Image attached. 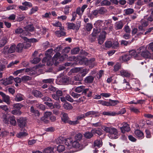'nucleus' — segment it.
I'll list each match as a JSON object with an SVG mask.
<instances>
[{
    "label": "nucleus",
    "mask_w": 153,
    "mask_h": 153,
    "mask_svg": "<svg viewBox=\"0 0 153 153\" xmlns=\"http://www.w3.org/2000/svg\"><path fill=\"white\" fill-rule=\"evenodd\" d=\"M30 111L35 116L39 117V116L40 113L39 111L38 110L35 109L33 106L31 107Z\"/></svg>",
    "instance_id": "nucleus-23"
},
{
    "label": "nucleus",
    "mask_w": 153,
    "mask_h": 153,
    "mask_svg": "<svg viewBox=\"0 0 153 153\" xmlns=\"http://www.w3.org/2000/svg\"><path fill=\"white\" fill-rule=\"evenodd\" d=\"M53 25L54 26L59 27V29L60 30H63L64 29V27L62 26L61 23L59 22H58L55 23H53Z\"/></svg>",
    "instance_id": "nucleus-32"
},
{
    "label": "nucleus",
    "mask_w": 153,
    "mask_h": 153,
    "mask_svg": "<svg viewBox=\"0 0 153 153\" xmlns=\"http://www.w3.org/2000/svg\"><path fill=\"white\" fill-rule=\"evenodd\" d=\"M123 25L121 21L117 22L115 25V28L116 30L121 29L123 27Z\"/></svg>",
    "instance_id": "nucleus-17"
},
{
    "label": "nucleus",
    "mask_w": 153,
    "mask_h": 153,
    "mask_svg": "<svg viewBox=\"0 0 153 153\" xmlns=\"http://www.w3.org/2000/svg\"><path fill=\"white\" fill-rule=\"evenodd\" d=\"M94 79L93 76H90L86 77L84 81L86 83H91L93 82Z\"/></svg>",
    "instance_id": "nucleus-20"
},
{
    "label": "nucleus",
    "mask_w": 153,
    "mask_h": 153,
    "mask_svg": "<svg viewBox=\"0 0 153 153\" xmlns=\"http://www.w3.org/2000/svg\"><path fill=\"white\" fill-rule=\"evenodd\" d=\"M9 49L10 53L15 52V51H16V45L14 44H12L10 47H9Z\"/></svg>",
    "instance_id": "nucleus-27"
},
{
    "label": "nucleus",
    "mask_w": 153,
    "mask_h": 153,
    "mask_svg": "<svg viewBox=\"0 0 153 153\" xmlns=\"http://www.w3.org/2000/svg\"><path fill=\"white\" fill-rule=\"evenodd\" d=\"M135 135L138 138H143L144 137L143 133L139 130H136L134 131Z\"/></svg>",
    "instance_id": "nucleus-16"
},
{
    "label": "nucleus",
    "mask_w": 153,
    "mask_h": 153,
    "mask_svg": "<svg viewBox=\"0 0 153 153\" xmlns=\"http://www.w3.org/2000/svg\"><path fill=\"white\" fill-rule=\"evenodd\" d=\"M61 30L60 31H56L55 32V33L58 37L64 36L66 35V33L65 32L63 31L62 30Z\"/></svg>",
    "instance_id": "nucleus-30"
},
{
    "label": "nucleus",
    "mask_w": 153,
    "mask_h": 153,
    "mask_svg": "<svg viewBox=\"0 0 153 153\" xmlns=\"http://www.w3.org/2000/svg\"><path fill=\"white\" fill-rule=\"evenodd\" d=\"M56 142L57 144L62 143L64 142V140L62 137H60L56 139Z\"/></svg>",
    "instance_id": "nucleus-55"
},
{
    "label": "nucleus",
    "mask_w": 153,
    "mask_h": 153,
    "mask_svg": "<svg viewBox=\"0 0 153 153\" xmlns=\"http://www.w3.org/2000/svg\"><path fill=\"white\" fill-rule=\"evenodd\" d=\"M1 81H3L2 82V84L5 85H8L11 84L12 83V81H11L8 78L4 80L2 79L1 80Z\"/></svg>",
    "instance_id": "nucleus-37"
},
{
    "label": "nucleus",
    "mask_w": 153,
    "mask_h": 153,
    "mask_svg": "<svg viewBox=\"0 0 153 153\" xmlns=\"http://www.w3.org/2000/svg\"><path fill=\"white\" fill-rule=\"evenodd\" d=\"M72 145L73 147L76 149H78L79 150H81L83 149V146L80 144L78 141L75 140L72 142Z\"/></svg>",
    "instance_id": "nucleus-9"
},
{
    "label": "nucleus",
    "mask_w": 153,
    "mask_h": 153,
    "mask_svg": "<svg viewBox=\"0 0 153 153\" xmlns=\"http://www.w3.org/2000/svg\"><path fill=\"white\" fill-rule=\"evenodd\" d=\"M84 136L86 138L89 139L93 136L94 134L91 131V132L87 131L84 133Z\"/></svg>",
    "instance_id": "nucleus-21"
},
{
    "label": "nucleus",
    "mask_w": 153,
    "mask_h": 153,
    "mask_svg": "<svg viewBox=\"0 0 153 153\" xmlns=\"http://www.w3.org/2000/svg\"><path fill=\"white\" fill-rule=\"evenodd\" d=\"M120 75L126 77H128L130 76L131 74L126 70H122L120 71Z\"/></svg>",
    "instance_id": "nucleus-15"
},
{
    "label": "nucleus",
    "mask_w": 153,
    "mask_h": 153,
    "mask_svg": "<svg viewBox=\"0 0 153 153\" xmlns=\"http://www.w3.org/2000/svg\"><path fill=\"white\" fill-rule=\"evenodd\" d=\"M53 148L52 147H48L45 149L43 151L44 153H53Z\"/></svg>",
    "instance_id": "nucleus-45"
},
{
    "label": "nucleus",
    "mask_w": 153,
    "mask_h": 153,
    "mask_svg": "<svg viewBox=\"0 0 153 153\" xmlns=\"http://www.w3.org/2000/svg\"><path fill=\"white\" fill-rule=\"evenodd\" d=\"M32 94L36 97H41L42 96V93L40 91L37 90L33 91Z\"/></svg>",
    "instance_id": "nucleus-31"
},
{
    "label": "nucleus",
    "mask_w": 153,
    "mask_h": 153,
    "mask_svg": "<svg viewBox=\"0 0 153 153\" xmlns=\"http://www.w3.org/2000/svg\"><path fill=\"white\" fill-rule=\"evenodd\" d=\"M71 95L74 97V98H78L80 97V94H78L73 92H71Z\"/></svg>",
    "instance_id": "nucleus-63"
},
{
    "label": "nucleus",
    "mask_w": 153,
    "mask_h": 153,
    "mask_svg": "<svg viewBox=\"0 0 153 153\" xmlns=\"http://www.w3.org/2000/svg\"><path fill=\"white\" fill-rule=\"evenodd\" d=\"M124 11L126 15H128L134 12V10L132 8H128L125 10Z\"/></svg>",
    "instance_id": "nucleus-48"
},
{
    "label": "nucleus",
    "mask_w": 153,
    "mask_h": 153,
    "mask_svg": "<svg viewBox=\"0 0 153 153\" xmlns=\"http://www.w3.org/2000/svg\"><path fill=\"white\" fill-rule=\"evenodd\" d=\"M11 113L13 115L19 116L22 113L21 111L20 110L18 109L13 110L11 111Z\"/></svg>",
    "instance_id": "nucleus-41"
},
{
    "label": "nucleus",
    "mask_w": 153,
    "mask_h": 153,
    "mask_svg": "<svg viewBox=\"0 0 153 153\" xmlns=\"http://www.w3.org/2000/svg\"><path fill=\"white\" fill-rule=\"evenodd\" d=\"M140 52H139V56L141 55L145 58H150L151 57V54L148 51L146 50L145 48L140 47Z\"/></svg>",
    "instance_id": "nucleus-2"
},
{
    "label": "nucleus",
    "mask_w": 153,
    "mask_h": 153,
    "mask_svg": "<svg viewBox=\"0 0 153 153\" xmlns=\"http://www.w3.org/2000/svg\"><path fill=\"white\" fill-rule=\"evenodd\" d=\"M79 51V49L78 48H74L72 49L71 51L72 54H75L78 53Z\"/></svg>",
    "instance_id": "nucleus-58"
},
{
    "label": "nucleus",
    "mask_w": 153,
    "mask_h": 153,
    "mask_svg": "<svg viewBox=\"0 0 153 153\" xmlns=\"http://www.w3.org/2000/svg\"><path fill=\"white\" fill-rule=\"evenodd\" d=\"M131 58V56L129 55H123L120 58V60L121 59L123 62H126L129 60Z\"/></svg>",
    "instance_id": "nucleus-22"
},
{
    "label": "nucleus",
    "mask_w": 153,
    "mask_h": 153,
    "mask_svg": "<svg viewBox=\"0 0 153 153\" xmlns=\"http://www.w3.org/2000/svg\"><path fill=\"white\" fill-rule=\"evenodd\" d=\"M23 39L26 41L25 42L22 43L24 45V48L25 49L29 48L31 46V43L30 42L29 40H27L28 39L26 37H24Z\"/></svg>",
    "instance_id": "nucleus-12"
},
{
    "label": "nucleus",
    "mask_w": 153,
    "mask_h": 153,
    "mask_svg": "<svg viewBox=\"0 0 153 153\" xmlns=\"http://www.w3.org/2000/svg\"><path fill=\"white\" fill-rule=\"evenodd\" d=\"M25 28L27 31L32 32L34 30V28L33 25H28Z\"/></svg>",
    "instance_id": "nucleus-50"
},
{
    "label": "nucleus",
    "mask_w": 153,
    "mask_h": 153,
    "mask_svg": "<svg viewBox=\"0 0 153 153\" xmlns=\"http://www.w3.org/2000/svg\"><path fill=\"white\" fill-rule=\"evenodd\" d=\"M41 60L40 58L39 57L34 58L31 61V62L34 64H36L38 63Z\"/></svg>",
    "instance_id": "nucleus-60"
},
{
    "label": "nucleus",
    "mask_w": 153,
    "mask_h": 153,
    "mask_svg": "<svg viewBox=\"0 0 153 153\" xmlns=\"http://www.w3.org/2000/svg\"><path fill=\"white\" fill-rule=\"evenodd\" d=\"M23 106V105L19 103L14 104L13 105V107L14 108H16L19 110H20Z\"/></svg>",
    "instance_id": "nucleus-53"
},
{
    "label": "nucleus",
    "mask_w": 153,
    "mask_h": 153,
    "mask_svg": "<svg viewBox=\"0 0 153 153\" xmlns=\"http://www.w3.org/2000/svg\"><path fill=\"white\" fill-rule=\"evenodd\" d=\"M82 138V135L81 133H78L76 134L75 136V139L76 141H80Z\"/></svg>",
    "instance_id": "nucleus-49"
},
{
    "label": "nucleus",
    "mask_w": 153,
    "mask_h": 153,
    "mask_svg": "<svg viewBox=\"0 0 153 153\" xmlns=\"http://www.w3.org/2000/svg\"><path fill=\"white\" fill-rule=\"evenodd\" d=\"M0 94L2 97L4 102H5L8 105L10 104V97L6 95L2 92H0Z\"/></svg>",
    "instance_id": "nucleus-8"
},
{
    "label": "nucleus",
    "mask_w": 153,
    "mask_h": 153,
    "mask_svg": "<svg viewBox=\"0 0 153 153\" xmlns=\"http://www.w3.org/2000/svg\"><path fill=\"white\" fill-rule=\"evenodd\" d=\"M82 80L79 75L74 76L73 78V83L74 85H79L81 84V81Z\"/></svg>",
    "instance_id": "nucleus-7"
},
{
    "label": "nucleus",
    "mask_w": 153,
    "mask_h": 153,
    "mask_svg": "<svg viewBox=\"0 0 153 153\" xmlns=\"http://www.w3.org/2000/svg\"><path fill=\"white\" fill-rule=\"evenodd\" d=\"M64 142H65V144L67 146L70 145L72 143V140L71 138L65 140Z\"/></svg>",
    "instance_id": "nucleus-57"
},
{
    "label": "nucleus",
    "mask_w": 153,
    "mask_h": 153,
    "mask_svg": "<svg viewBox=\"0 0 153 153\" xmlns=\"http://www.w3.org/2000/svg\"><path fill=\"white\" fill-rule=\"evenodd\" d=\"M10 123V124L13 126H15L16 125V122L15 120V117L13 116H11L9 117Z\"/></svg>",
    "instance_id": "nucleus-18"
},
{
    "label": "nucleus",
    "mask_w": 153,
    "mask_h": 153,
    "mask_svg": "<svg viewBox=\"0 0 153 153\" xmlns=\"http://www.w3.org/2000/svg\"><path fill=\"white\" fill-rule=\"evenodd\" d=\"M111 4V2L108 0H104L101 2V6H110Z\"/></svg>",
    "instance_id": "nucleus-36"
},
{
    "label": "nucleus",
    "mask_w": 153,
    "mask_h": 153,
    "mask_svg": "<svg viewBox=\"0 0 153 153\" xmlns=\"http://www.w3.org/2000/svg\"><path fill=\"white\" fill-rule=\"evenodd\" d=\"M23 31L24 30L22 28L20 27H18L16 29L15 33L16 34H19L23 33Z\"/></svg>",
    "instance_id": "nucleus-59"
},
{
    "label": "nucleus",
    "mask_w": 153,
    "mask_h": 153,
    "mask_svg": "<svg viewBox=\"0 0 153 153\" xmlns=\"http://www.w3.org/2000/svg\"><path fill=\"white\" fill-rule=\"evenodd\" d=\"M22 81L24 82H25L28 81L30 80L31 79V78L27 76H24L21 78Z\"/></svg>",
    "instance_id": "nucleus-35"
},
{
    "label": "nucleus",
    "mask_w": 153,
    "mask_h": 153,
    "mask_svg": "<svg viewBox=\"0 0 153 153\" xmlns=\"http://www.w3.org/2000/svg\"><path fill=\"white\" fill-rule=\"evenodd\" d=\"M130 56H133L135 59H140V57H139V55L138 53H137L134 50H132L129 52V54Z\"/></svg>",
    "instance_id": "nucleus-10"
},
{
    "label": "nucleus",
    "mask_w": 153,
    "mask_h": 153,
    "mask_svg": "<svg viewBox=\"0 0 153 153\" xmlns=\"http://www.w3.org/2000/svg\"><path fill=\"white\" fill-rule=\"evenodd\" d=\"M116 113L113 111L111 112H110L104 111L102 113V114L104 115L108 116H115L116 115Z\"/></svg>",
    "instance_id": "nucleus-52"
},
{
    "label": "nucleus",
    "mask_w": 153,
    "mask_h": 153,
    "mask_svg": "<svg viewBox=\"0 0 153 153\" xmlns=\"http://www.w3.org/2000/svg\"><path fill=\"white\" fill-rule=\"evenodd\" d=\"M45 104L51 109H52L54 108V107L52 103L45 102Z\"/></svg>",
    "instance_id": "nucleus-64"
},
{
    "label": "nucleus",
    "mask_w": 153,
    "mask_h": 153,
    "mask_svg": "<svg viewBox=\"0 0 153 153\" xmlns=\"http://www.w3.org/2000/svg\"><path fill=\"white\" fill-rule=\"evenodd\" d=\"M19 62V61L17 60H16L14 62H10L9 64L7 67L8 68H12L14 66V65L17 64Z\"/></svg>",
    "instance_id": "nucleus-51"
},
{
    "label": "nucleus",
    "mask_w": 153,
    "mask_h": 153,
    "mask_svg": "<svg viewBox=\"0 0 153 153\" xmlns=\"http://www.w3.org/2000/svg\"><path fill=\"white\" fill-rule=\"evenodd\" d=\"M1 119L3 122L6 124H9V117H8L7 115L5 114H3L1 117Z\"/></svg>",
    "instance_id": "nucleus-24"
},
{
    "label": "nucleus",
    "mask_w": 153,
    "mask_h": 153,
    "mask_svg": "<svg viewBox=\"0 0 153 153\" xmlns=\"http://www.w3.org/2000/svg\"><path fill=\"white\" fill-rule=\"evenodd\" d=\"M65 147L64 146L62 145H59L57 147V150L59 152H62L64 151Z\"/></svg>",
    "instance_id": "nucleus-56"
},
{
    "label": "nucleus",
    "mask_w": 153,
    "mask_h": 153,
    "mask_svg": "<svg viewBox=\"0 0 153 153\" xmlns=\"http://www.w3.org/2000/svg\"><path fill=\"white\" fill-rule=\"evenodd\" d=\"M85 27L88 31H90L92 28V25L89 23H88L86 24Z\"/></svg>",
    "instance_id": "nucleus-62"
},
{
    "label": "nucleus",
    "mask_w": 153,
    "mask_h": 153,
    "mask_svg": "<svg viewBox=\"0 0 153 153\" xmlns=\"http://www.w3.org/2000/svg\"><path fill=\"white\" fill-rule=\"evenodd\" d=\"M121 65L119 63H116L114 66L113 71L114 72H116L118 71L119 69H120Z\"/></svg>",
    "instance_id": "nucleus-47"
},
{
    "label": "nucleus",
    "mask_w": 153,
    "mask_h": 153,
    "mask_svg": "<svg viewBox=\"0 0 153 153\" xmlns=\"http://www.w3.org/2000/svg\"><path fill=\"white\" fill-rule=\"evenodd\" d=\"M94 146L100 147L102 146V141L100 140H97L94 142Z\"/></svg>",
    "instance_id": "nucleus-43"
},
{
    "label": "nucleus",
    "mask_w": 153,
    "mask_h": 153,
    "mask_svg": "<svg viewBox=\"0 0 153 153\" xmlns=\"http://www.w3.org/2000/svg\"><path fill=\"white\" fill-rule=\"evenodd\" d=\"M106 33L105 31H102L100 33L98 38V43L102 45L105 39Z\"/></svg>",
    "instance_id": "nucleus-5"
},
{
    "label": "nucleus",
    "mask_w": 153,
    "mask_h": 153,
    "mask_svg": "<svg viewBox=\"0 0 153 153\" xmlns=\"http://www.w3.org/2000/svg\"><path fill=\"white\" fill-rule=\"evenodd\" d=\"M130 110L131 111L133 112L136 114H137L140 112L139 110L137 108L134 107H131L130 108Z\"/></svg>",
    "instance_id": "nucleus-61"
},
{
    "label": "nucleus",
    "mask_w": 153,
    "mask_h": 153,
    "mask_svg": "<svg viewBox=\"0 0 153 153\" xmlns=\"http://www.w3.org/2000/svg\"><path fill=\"white\" fill-rule=\"evenodd\" d=\"M98 112H95L94 111H91L87 112L85 114V115L86 116H88L90 115L93 116H95V117L97 116V114Z\"/></svg>",
    "instance_id": "nucleus-29"
},
{
    "label": "nucleus",
    "mask_w": 153,
    "mask_h": 153,
    "mask_svg": "<svg viewBox=\"0 0 153 153\" xmlns=\"http://www.w3.org/2000/svg\"><path fill=\"white\" fill-rule=\"evenodd\" d=\"M25 98V97L23 95L19 93L16 96L14 100L15 101L18 102L24 100Z\"/></svg>",
    "instance_id": "nucleus-11"
},
{
    "label": "nucleus",
    "mask_w": 153,
    "mask_h": 153,
    "mask_svg": "<svg viewBox=\"0 0 153 153\" xmlns=\"http://www.w3.org/2000/svg\"><path fill=\"white\" fill-rule=\"evenodd\" d=\"M54 81V79L49 78L48 79H43L42 80V82L44 83H53Z\"/></svg>",
    "instance_id": "nucleus-39"
},
{
    "label": "nucleus",
    "mask_w": 153,
    "mask_h": 153,
    "mask_svg": "<svg viewBox=\"0 0 153 153\" xmlns=\"http://www.w3.org/2000/svg\"><path fill=\"white\" fill-rule=\"evenodd\" d=\"M103 21L100 20H98L96 22L94 23V25L97 27V28H100L101 29L100 27L101 26L102 24Z\"/></svg>",
    "instance_id": "nucleus-42"
},
{
    "label": "nucleus",
    "mask_w": 153,
    "mask_h": 153,
    "mask_svg": "<svg viewBox=\"0 0 153 153\" xmlns=\"http://www.w3.org/2000/svg\"><path fill=\"white\" fill-rule=\"evenodd\" d=\"M85 88V86L83 85L78 86L76 88L75 91L77 93H80Z\"/></svg>",
    "instance_id": "nucleus-38"
},
{
    "label": "nucleus",
    "mask_w": 153,
    "mask_h": 153,
    "mask_svg": "<svg viewBox=\"0 0 153 153\" xmlns=\"http://www.w3.org/2000/svg\"><path fill=\"white\" fill-rule=\"evenodd\" d=\"M53 49L51 48L47 50L45 53V54L46 57L48 58V60L47 61V65H51L53 64V62L51 59L52 56L53 55Z\"/></svg>",
    "instance_id": "nucleus-3"
},
{
    "label": "nucleus",
    "mask_w": 153,
    "mask_h": 153,
    "mask_svg": "<svg viewBox=\"0 0 153 153\" xmlns=\"http://www.w3.org/2000/svg\"><path fill=\"white\" fill-rule=\"evenodd\" d=\"M119 103V102L118 100H110L108 103V106H114L117 105Z\"/></svg>",
    "instance_id": "nucleus-34"
},
{
    "label": "nucleus",
    "mask_w": 153,
    "mask_h": 153,
    "mask_svg": "<svg viewBox=\"0 0 153 153\" xmlns=\"http://www.w3.org/2000/svg\"><path fill=\"white\" fill-rule=\"evenodd\" d=\"M103 129L106 132L109 133L108 136L110 138L112 139L118 138V131L115 128L103 126Z\"/></svg>",
    "instance_id": "nucleus-1"
},
{
    "label": "nucleus",
    "mask_w": 153,
    "mask_h": 153,
    "mask_svg": "<svg viewBox=\"0 0 153 153\" xmlns=\"http://www.w3.org/2000/svg\"><path fill=\"white\" fill-rule=\"evenodd\" d=\"M2 53L5 55H7L10 53L9 51V46L7 45L4 47L3 49Z\"/></svg>",
    "instance_id": "nucleus-44"
},
{
    "label": "nucleus",
    "mask_w": 153,
    "mask_h": 153,
    "mask_svg": "<svg viewBox=\"0 0 153 153\" xmlns=\"http://www.w3.org/2000/svg\"><path fill=\"white\" fill-rule=\"evenodd\" d=\"M64 108L66 110H70L72 109L73 107L71 104L68 102H65L63 105Z\"/></svg>",
    "instance_id": "nucleus-26"
},
{
    "label": "nucleus",
    "mask_w": 153,
    "mask_h": 153,
    "mask_svg": "<svg viewBox=\"0 0 153 153\" xmlns=\"http://www.w3.org/2000/svg\"><path fill=\"white\" fill-rule=\"evenodd\" d=\"M120 86L123 89L129 88L130 87L129 84L127 82L125 79H124L123 83L121 84Z\"/></svg>",
    "instance_id": "nucleus-14"
},
{
    "label": "nucleus",
    "mask_w": 153,
    "mask_h": 153,
    "mask_svg": "<svg viewBox=\"0 0 153 153\" xmlns=\"http://www.w3.org/2000/svg\"><path fill=\"white\" fill-rule=\"evenodd\" d=\"M100 31V29L97 28H94L93 29V33L91 34H92V36H96V37Z\"/></svg>",
    "instance_id": "nucleus-33"
},
{
    "label": "nucleus",
    "mask_w": 153,
    "mask_h": 153,
    "mask_svg": "<svg viewBox=\"0 0 153 153\" xmlns=\"http://www.w3.org/2000/svg\"><path fill=\"white\" fill-rule=\"evenodd\" d=\"M98 103L101 104L103 105L108 106V102H107L104 100H99L98 101Z\"/></svg>",
    "instance_id": "nucleus-54"
},
{
    "label": "nucleus",
    "mask_w": 153,
    "mask_h": 153,
    "mask_svg": "<svg viewBox=\"0 0 153 153\" xmlns=\"http://www.w3.org/2000/svg\"><path fill=\"white\" fill-rule=\"evenodd\" d=\"M27 135L26 133V131L25 130L23 131L20 132L17 134L18 137L21 138L23 136H26Z\"/></svg>",
    "instance_id": "nucleus-46"
},
{
    "label": "nucleus",
    "mask_w": 153,
    "mask_h": 153,
    "mask_svg": "<svg viewBox=\"0 0 153 153\" xmlns=\"http://www.w3.org/2000/svg\"><path fill=\"white\" fill-rule=\"evenodd\" d=\"M18 125L20 128H23L27 125V119L26 117H20L17 120Z\"/></svg>",
    "instance_id": "nucleus-4"
},
{
    "label": "nucleus",
    "mask_w": 153,
    "mask_h": 153,
    "mask_svg": "<svg viewBox=\"0 0 153 153\" xmlns=\"http://www.w3.org/2000/svg\"><path fill=\"white\" fill-rule=\"evenodd\" d=\"M61 119L62 121L64 123H66L69 120V117L67 114L65 113H62L61 114Z\"/></svg>",
    "instance_id": "nucleus-13"
},
{
    "label": "nucleus",
    "mask_w": 153,
    "mask_h": 153,
    "mask_svg": "<svg viewBox=\"0 0 153 153\" xmlns=\"http://www.w3.org/2000/svg\"><path fill=\"white\" fill-rule=\"evenodd\" d=\"M122 127H120L121 132L124 133L126 131L128 132L130 130L129 125L126 123L123 122L121 124Z\"/></svg>",
    "instance_id": "nucleus-6"
},
{
    "label": "nucleus",
    "mask_w": 153,
    "mask_h": 153,
    "mask_svg": "<svg viewBox=\"0 0 153 153\" xmlns=\"http://www.w3.org/2000/svg\"><path fill=\"white\" fill-rule=\"evenodd\" d=\"M91 131L93 132V134H97L99 135H100L102 134V131L100 128H98L97 129H93L91 130Z\"/></svg>",
    "instance_id": "nucleus-28"
},
{
    "label": "nucleus",
    "mask_w": 153,
    "mask_h": 153,
    "mask_svg": "<svg viewBox=\"0 0 153 153\" xmlns=\"http://www.w3.org/2000/svg\"><path fill=\"white\" fill-rule=\"evenodd\" d=\"M23 48H24V45L21 43H19L16 46V51L18 52H21Z\"/></svg>",
    "instance_id": "nucleus-19"
},
{
    "label": "nucleus",
    "mask_w": 153,
    "mask_h": 153,
    "mask_svg": "<svg viewBox=\"0 0 153 153\" xmlns=\"http://www.w3.org/2000/svg\"><path fill=\"white\" fill-rule=\"evenodd\" d=\"M81 22L80 21H77L76 23H74V29L77 30H78L80 26Z\"/></svg>",
    "instance_id": "nucleus-40"
},
{
    "label": "nucleus",
    "mask_w": 153,
    "mask_h": 153,
    "mask_svg": "<svg viewBox=\"0 0 153 153\" xmlns=\"http://www.w3.org/2000/svg\"><path fill=\"white\" fill-rule=\"evenodd\" d=\"M7 40L6 37H3L0 41V47H2L4 46L7 43Z\"/></svg>",
    "instance_id": "nucleus-25"
}]
</instances>
